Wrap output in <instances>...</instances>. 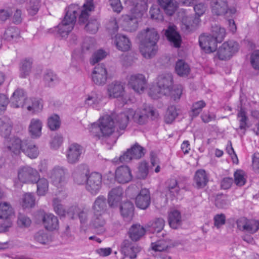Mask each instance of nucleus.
<instances>
[{
    "label": "nucleus",
    "mask_w": 259,
    "mask_h": 259,
    "mask_svg": "<svg viewBox=\"0 0 259 259\" xmlns=\"http://www.w3.org/2000/svg\"><path fill=\"white\" fill-rule=\"evenodd\" d=\"M146 8L145 5L137 4L132 10V16L137 19L142 18L146 12Z\"/></svg>",
    "instance_id": "49"
},
{
    "label": "nucleus",
    "mask_w": 259,
    "mask_h": 259,
    "mask_svg": "<svg viewBox=\"0 0 259 259\" xmlns=\"http://www.w3.org/2000/svg\"><path fill=\"white\" fill-rule=\"evenodd\" d=\"M167 189L172 195L175 196L179 193L180 188L178 186L177 181L175 179L168 180L167 182Z\"/></svg>",
    "instance_id": "57"
},
{
    "label": "nucleus",
    "mask_w": 259,
    "mask_h": 259,
    "mask_svg": "<svg viewBox=\"0 0 259 259\" xmlns=\"http://www.w3.org/2000/svg\"><path fill=\"white\" fill-rule=\"evenodd\" d=\"M12 129V122L10 119L6 116L0 118V135L5 139L9 138Z\"/></svg>",
    "instance_id": "31"
},
{
    "label": "nucleus",
    "mask_w": 259,
    "mask_h": 259,
    "mask_svg": "<svg viewBox=\"0 0 259 259\" xmlns=\"http://www.w3.org/2000/svg\"><path fill=\"white\" fill-rule=\"evenodd\" d=\"M199 42L200 47L206 53L213 52L217 50L218 41L211 34L201 35L199 37Z\"/></svg>",
    "instance_id": "13"
},
{
    "label": "nucleus",
    "mask_w": 259,
    "mask_h": 259,
    "mask_svg": "<svg viewBox=\"0 0 259 259\" xmlns=\"http://www.w3.org/2000/svg\"><path fill=\"white\" fill-rule=\"evenodd\" d=\"M237 228L243 232H247L250 234H254L259 229V222L253 220H248L246 218L242 217L236 221Z\"/></svg>",
    "instance_id": "11"
},
{
    "label": "nucleus",
    "mask_w": 259,
    "mask_h": 259,
    "mask_svg": "<svg viewBox=\"0 0 259 259\" xmlns=\"http://www.w3.org/2000/svg\"><path fill=\"white\" fill-rule=\"evenodd\" d=\"M42 224L45 228L50 231L57 229L59 223L57 218L51 213H46L42 218Z\"/></svg>",
    "instance_id": "30"
},
{
    "label": "nucleus",
    "mask_w": 259,
    "mask_h": 259,
    "mask_svg": "<svg viewBox=\"0 0 259 259\" xmlns=\"http://www.w3.org/2000/svg\"><path fill=\"white\" fill-rule=\"evenodd\" d=\"M227 198L226 195H218L215 200V206L219 208H223L228 205Z\"/></svg>",
    "instance_id": "61"
},
{
    "label": "nucleus",
    "mask_w": 259,
    "mask_h": 259,
    "mask_svg": "<svg viewBox=\"0 0 259 259\" xmlns=\"http://www.w3.org/2000/svg\"><path fill=\"white\" fill-rule=\"evenodd\" d=\"M242 100L240 99V110L237 114V118L239 122V128L241 130H245L247 127V120L248 117L246 112L242 107Z\"/></svg>",
    "instance_id": "46"
},
{
    "label": "nucleus",
    "mask_w": 259,
    "mask_h": 259,
    "mask_svg": "<svg viewBox=\"0 0 259 259\" xmlns=\"http://www.w3.org/2000/svg\"><path fill=\"white\" fill-rule=\"evenodd\" d=\"M164 225V220L162 218H158L149 222L145 225V227L147 231L152 233H161V236L163 237L165 234V231L163 230Z\"/></svg>",
    "instance_id": "18"
},
{
    "label": "nucleus",
    "mask_w": 259,
    "mask_h": 259,
    "mask_svg": "<svg viewBox=\"0 0 259 259\" xmlns=\"http://www.w3.org/2000/svg\"><path fill=\"white\" fill-rule=\"evenodd\" d=\"M157 2L164 12L169 16L173 15L178 7L175 0H157Z\"/></svg>",
    "instance_id": "33"
},
{
    "label": "nucleus",
    "mask_w": 259,
    "mask_h": 259,
    "mask_svg": "<svg viewBox=\"0 0 259 259\" xmlns=\"http://www.w3.org/2000/svg\"><path fill=\"white\" fill-rule=\"evenodd\" d=\"M159 114L156 110L151 107H146L139 111L135 112L134 111L133 115L132 116L134 121L140 124H145L149 118L151 120H155L157 118Z\"/></svg>",
    "instance_id": "5"
},
{
    "label": "nucleus",
    "mask_w": 259,
    "mask_h": 259,
    "mask_svg": "<svg viewBox=\"0 0 259 259\" xmlns=\"http://www.w3.org/2000/svg\"><path fill=\"white\" fill-rule=\"evenodd\" d=\"M24 142L22 143V141L18 137H14L9 139H6L5 142V151L13 153L15 155H18L21 150L22 151Z\"/></svg>",
    "instance_id": "14"
},
{
    "label": "nucleus",
    "mask_w": 259,
    "mask_h": 259,
    "mask_svg": "<svg viewBox=\"0 0 259 259\" xmlns=\"http://www.w3.org/2000/svg\"><path fill=\"white\" fill-rule=\"evenodd\" d=\"M32 63V61L29 59H25L22 61L20 73L21 77H26L29 74Z\"/></svg>",
    "instance_id": "53"
},
{
    "label": "nucleus",
    "mask_w": 259,
    "mask_h": 259,
    "mask_svg": "<svg viewBox=\"0 0 259 259\" xmlns=\"http://www.w3.org/2000/svg\"><path fill=\"white\" fill-rule=\"evenodd\" d=\"M250 63L254 69L259 70V50L254 51L250 58Z\"/></svg>",
    "instance_id": "64"
},
{
    "label": "nucleus",
    "mask_w": 259,
    "mask_h": 259,
    "mask_svg": "<svg viewBox=\"0 0 259 259\" xmlns=\"http://www.w3.org/2000/svg\"><path fill=\"white\" fill-rule=\"evenodd\" d=\"M92 5L88 6L86 4L83 5V9L76 4H71L66 9L65 15L61 23L59 24L56 31L62 37H66L73 28L77 16H79V23L84 24L89 18V12L91 11Z\"/></svg>",
    "instance_id": "1"
},
{
    "label": "nucleus",
    "mask_w": 259,
    "mask_h": 259,
    "mask_svg": "<svg viewBox=\"0 0 259 259\" xmlns=\"http://www.w3.org/2000/svg\"><path fill=\"white\" fill-rule=\"evenodd\" d=\"M134 206L130 201H126L120 206L121 214L124 218L131 219L133 215Z\"/></svg>",
    "instance_id": "44"
},
{
    "label": "nucleus",
    "mask_w": 259,
    "mask_h": 259,
    "mask_svg": "<svg viewBox=\"0 0 259 259\" xmlns=\"http://www.w3.org/2000/svg\"><path fill=\"white\" fill-rule=\"evenodd\" d=\"M33 237L36 242L42 245L49 244L52 241L51 236L44 230H40L35 233Z\"/></svg>",
    "instance_id": "37"
},
{
    "label": "nucleus",
    "mask_w": 259,
    "mask_h": 259,
    "mask_svg": "<svg viewBox=\"0 0 259 259\" xmlns=\"http://www.w3.org/2000/svg\"><path fill=\"white\" fill-rule=\"evenodd\" d=\"M49 127L52 131H54L59 128L60 125V121L59 116L54 114L49 118L48 121Z\"/></svg>",
    "instance_id": "55"
},
{
    "label": "nucleus",
    "mask_w": 259,
    "mask_h": 259,
    "mask_svg": "<svg viewBox=\"0 0 259 259\" xmlns=\"http://www.w3.org/2000/svg\"><path fill=\"white\" fill-rule=\"evenodd\" d=\"M211 35L218 42H221L226 35L225 29L216 23L211 25Z\"/></svg>",
    "instance_id": "40"
},
{
    "label": "nucleus",
    "mask_w": 259,
    "mask_h": 259,
    "mask_svg": "<svg viewBox=\"0 0 259 259\" xmlns=\"http://www.w3.org/2000/svg\"><path fill=\"white\" fill-rule=\"evenodd\" d=\"M147 229L146 227L136 224L133 225L129 229L128 233L130 238L134 241L140 240L145 234Z\"/></svg>",
    "instance_id": "28"
},
{
    "label": "nucleus",
    "mask_w": 259,
    "mask_h": 259,
    "mask_svg": "<svg viewBox=\"0 0 259 259\" xmlns=\"http://www.w3.org/2000/svg\"><path fill=\"white\" fill-rule=\"evenodd\" d=\"M150 17L152 19L157 21H162L163 20V16L160 12V9L157 6H153L149 11Z\"/></svg>",
    "instance_id": "54"
},
{
    "label": "nucleus",
    "mask_w": 259,
    "mask_h": 259,
    "mask_svg": "<svg viewBox=\"0 0 259 259\" xmlns=\"http://www.w3.org/2000/svg\"><path fill=\"white\" fill-rule=\"evenodd\" d=\"M141 43L157 44L159 35L157 31L153 28H147L142 31L139 34Z\"/></svg>",
    "instance_id": "16"
},
{
    "label": "nucleus",
    "mask_w": 259,
    "mask_h": 259,
    "mask_svg": "<svg viewBox=\"0 0 259 259\" xmlns=\"http://www.w3.org/2000/svg\"><path fill=\"white\" fill-rule=\"evenodd\" d=\"M168 223L173 229H177L181 224V216L178 210L171 211L168 214Z\"/></svg>",
    "instance_id": "42"
},
{
    "label": "nucleus",
    "mask_w": 259,
    "mask_h": 259,
    "mask_svg": "<svg viewBox=\"0 0 259 259\" xmlns=\"http://www.w3.org/2000/svg\"><path fill=\"white\" fill-rule=\"evenodd\" d=\"M229 10L227 0H217L211 4L212 12L217 16L224 15Z\"/></svg>",
    "instance_id": "29"
},
{
    "label": "nucleus",
    "mask_w": 259,
    "mask_h": 259,
    "mask_svg": "<svg viewBox=\"0 0 259 259\" xmlns=\"http://www.w3.org/2000/svg\"><path fill=\"white\" fill-rule=\"evenodd\" d=\"M165 34L171 45L175 48L180 47L182 42L181 37L177 31L176 26H169L166 30Z\"/></svg>",
    "instance_id": "20"
},
{
    "label": "nucleus",
    "mask_w": 259,
    "mask_h": 259,
    "mask_svg": "<svg viewBox=\"0 0 259 259\" xmlns=\"http://www.w3.org/2000/svg\"><path fill=\"white\" fill-rule=\"evenodd\" d=\"M114 44L117 49L121 51L129 50L131 47V42L129 39L125 35L117 34L115 35Z\"/></svg>",
    "instance_id": "35"
},
{
    "label": "nucleus",
    "mask_w": 259,
    "mask_h": 259,
    "mask_svg": "<svg viewBox=\"0 0 259 259\" xmlns=\"http://www.w3.org/2000/svg\"><path fill=\"white\" fill-rule=\"evenodd\" d=\"M91 225L98 234H102L106 231V221L101 213L94 214Z\"/></svg>",
    "instance_id": "26"
},
{
    "label": "nucleus",
    "mask_w": 259,
    "mask_h": 259,
    "mask_svg": "<svg viewBox=\"0 0 259 259\" xmlns=\"http://www.w3.org/2000/svg\"><path fill=\"white\" fill-rule=\"evenodd\" d=\"M107 72L103 64H98L96 66L92 73V80L97 85L105 84L107 78Z\"/></svg>",
    "instance_id": "15"
},
{
    "label": "nucleus",
    "mask_w": 259,
    "mask_h": 259,
    "mask_svg": "<svg viewBox=\"0 0 259 259\" xmlns=\"http://www.w3.org/2000/svg\"><path fill=\"white\" fill-rule=\"evenodd\" d=\"M31 220L25 214L19 213L18 215L17 224L20 228H27L30 226Z\"/></svg>",
    "instance_id": "56"
},
{
    "label": "nucleus",
    "mask_w": 259,
    "mask_h": 259,
    "mask_svg": "<svg viewBox=\"0 0 259 259\" xmlns=\"http://www.w3.org/2000/svg\"><path fill=\"white\" fill-rule=\"evenodd\" d=\"M124 26L128 31H135L138 26V19L132 16H127L124 19Z\"/></svg>",
    "instance_id": "47"
},
{
    "label": "nucleus",
    "mask_w": 259,
    "mask_h": 259,
    "mask_svg": "<svg viewBox=\"0 0 259 259\" xmlns=\"http://www.w3.org/2000/svg\"><path fill=\"white\" fill-rule=\"evenodd\" d=\"M37 184V193L39 196H44L48 191L49 182L45 178H39L36 182Z\"/></svg>",
    "instance_id": "48"
},
{
    "label": "nucleus",
    "mask_w": 259,
    "mask_h": 259,
    "mask_svg": "<svg viewBox=\"0 0 259 259\" xmlns=\"http://www.w3.org/2000/svg\"><path fill=\"white\" fill-rule=\"evenodd\" d=\"M99 24L95 19H91L85 26L87 31L92 33H95L97 32L99 28Z\"/></svg>",
    "instance_id": "60"
},
{
    "label": "nucleus",
    "mask_w": 259,
    "mask_h": 259,
    "mask_svg": "<svg viewBox=\"0 0 259 259\" xmlns=\"http://www.w3.org/2000/svg\"><path fill=\"white\" fill-rule=\"evenodd\" d=\"M114 131L113 118L109 115H105L100 118L98 123L92 124L90 132L98 138L101 136H109Z\"/></svg>",
    "instance_id": "3"
},
{
    "label": "nucleus",
    "mask_w": 259,
    "mask_h": 259,
    "mask_svg": "<svg viewBox=\"0 0 259 259\" xmlns=\"http://www.w3.org/2000/svg\"><path fill=\"white\" fill-rule=\"evenodd\" d=\"M147 80L143 74L131 75L128 78V85L135 92L141 94L146 88Z\"/></svg>",
    "instance_id": "6"
},
{
    "label": "nucleus",
    "mask_w": 259,
    "mask_h": 259,
    "mask_svg": "<svg viewBox=\"0 0 259 259\" xmlns=\"http://www.w3.org/2000/svg\"><path fill=\"white\" fill-rule=\"evenodd\" d=\"M148 174V164L145 161L142 162L138 167L137 177L140 179H145Z\"/></svg>",
    "instance_id": "59"
},
{
    "label": "nucleus",
    "mask_w": 259,
    "mask_h": 259,
    "mask_svg": "<svg viewBox=\"0 0 259 259\" xmlns=\"http://www.w3.org/2000/svg\"><path fill=\"white\" fill-rule=\"evenodd\" d=\"M28 111L35 113L40 111L42 108V104L40 101L36 99H28L25 101V108Z\"/></svg>",
    "instance_id": "38"
},
{
    "label": "nucleus",
    "mask_w": 259,
    "mask_h": 259,
    "mask_svg": "<svg viewBox=\"0 0 259 259\" xmlns=\"http://www.w3.org/2000/svg\"><path fill=\"white\" fill-rule=\"evenodd\" d=\"M134 110L132 109H128L125 112L117 114L115 117L119 128L121 130H124L127 126L129 119L133 115Z\"/></svg>",
    "instance_id": "27"
},
{
    "label": "nucleus",
    "mask_w": 259,
    "mask_h": 259,
    "mask_svg": "<svg viewBox=\"0 0 259 259\" xmlns=\"http://www.w3.org/2000/svg\"><path fill=\"white\" fill-rule=\"evenodd\" d=\"M129 150L134 159H140L144 155V148L137 143Z\"/></svg>",
    "instance_id": "51"
},
{
    "label": "nucleus",
    "mask_w": 259,
    "mask_h": 259,
    "mask_svg": "<svg viewBox=\"0 0 259 259\" xmlns=\"http://www.w3.org/2000/svg\"><path fill=\"white\" fill-rule=\"evenodd\" d=\"M173 77L170 73H164L157 77V85L151 87L149 95L153 99H157L162 96H168L173 89Z\"/></svg>",
    "instance_id": "2"
},
{
    "label": "nucleus",
    "mask_w": 259,
    "mask_h": 259,
    "mask_svg": "<svg viewBox=\"0 0 259 259\" xmlns=\"http://www.w3.org/2000/svg\"><path fill=\"white\" fill-rule=\"evenodd\" d=\"M50 178L55 186L61 188L66 184L69 178L68 170L63 167L56 166L50 171Z\"/></svg>",
    "instance_id": "4"
},
{
    "label": "nucleus",
    "mask_w": 259,
    "mask_h": 259,
    "mask_svg": "<svg viewBox=\"0 0 259 259\" xmlns=\"http://www.w3.org/2000/svg\"><path fill=\"white\" fill-rule=\"evenodd\" d=\"M82 147L77 143L71 144L66 151V158L68 163L74 164L77 163L82 153Z\"/></svg>",
    "instance_id": "12"
},
{
    "label": "nucleus",
    "mask_w": 259,
    "mask_h": 259,
    "mask_svg": "<svg viewBox=\"0 0 259 259\" xmlns=\"http://www.w3.org/2000/svg\"><path fill=\"white\" fill-rule=\"evenodd\" d=\"M14 215V211L11 204L6 202L0 203V219L8 220L7 223L2 225L1 228L4 232H7L12 226V222L10 218Z\"/></svg>",
    "instance_id": "10"
},
{
    "label": "nucleus",
    "mask_w": 259,
    "mask_h": 259,
    "mask_svg": "<svg viewBox=\"0 0 259 259\" xmlns=\"http://www.w3.org/2000/svg\"><path fill=\"white\" fill-rule=\"evenodd\" d=\"M107 207L106 199L103 196H98L95 200L93 209L94 214L102 213L105 211Z\"/></svg>",
    "instance_id": "41"
},
{
    "label": "nucleus",
    "mask_w": 259,
    "mask_h": 259,
    "mask_svg": "<svg viewBox=\"0 0 259 259\" xmlns=\"http://www.w3.org/2000/svg\"><path fill=\"white\" fill-rule=\"evenodd\" d=\"M102 185V176L101 174L94 172L91 174L88 177L86 189L92 195L97 194Z\"/></svg>",
    "instance_id": "9"
},
{
    "label": "nucleus",
    "mask_w": 259,
    "mask_h": 259,
    "mask_svg": "<svg viewBox=\"0 0 259 259\" xmlns=\"http://www.w3.org/2000/svg\"><path fill=\"white\" fill-rule=\"evenodd\" d=\"M122 252L125 255L129 256L131 259H134L137 256V253L139 252L141 248L138 246L133 245L131 241L125 240L121 245Z\"/></svg>",
    "instance_id": "24"
},
{
    "label": "nucleus",
    "mask_w": 259,
    "mask_h": 259,
    "mask_svg": "<svg viewBox=\"0 0 259 259\" xmlns=\"http://www.w3.org/2000/svg\"><path fill=\"white\" fill-rule=\"evenodd\" d=\"M157 240L154 243H151V247L153 250L157 251H162L166 250L170 244V241L167 238H164Z\"/></svg>",
    "instance_id": "45"
},
{
    "label": "nucleus",
    "mask_w": 259,
    "mask_h": 259,
    "mask_svg": "<svg viewBox=\"0 0 259 259\" xmlns=\"http://www.w3.org/2000/svg\"><path fill=\"white\" fill-rule=\"evenodd\" d=\"M108 93L110 98H115L122 97L124 93L123 86L118 82H112L108 85Z\"/></svg>",
    "instance_id": "34"
},
{
    "label": "nucleus",
    "mask_w": 259,
    "mask_h": 259,
    "mask_svg": "<svg viewBox=\"0 0 259 259\" xmlns=\"http://www.w3.org/2000/svg\"><path fill=\"white\" fill-rule=\"evenodd\" d=\"M175 71L179 76L185 77L189 74L191 69L187 63L183 60L180 59L176 62Z\"/></svg>",
    "instance_id": "36"
},
{
    "label": "nucleus",
    "mask_w": 259,
    "mask_h": 259,
    "mask_svg": "<svg viewBox=\"0 0 259 259\" xmlns=\"http://www.w3.org/2000/svg\"><path fill=\"white\" fill-rule=\"evenodd\" d=\"M25 98L23 90L18 89L14 93L11 98V106L14 108H25Z\"/></svg>",
    "instance_id": "22"
},
{
    "label": "nucleus",
    "mask_w": 259,
    "mask_h": 259,
    "mask_svg": "<svg viewBox=\"0 0 259 259\" xmlns=\"http://www.w3.org/2000/svg\"><path fill=\"white\" fill-rule=\"evenodd\" d=\"M151 202L150 192L148 189H142L135 199L136 206L139 208L145 209L148 207Z\"/></svg>",
    "instance_id": "19"
},
{
    "label": "nucleus",
    "mask_w": 259,
    "mask_h": 259,
    "mask_svg": "<svg viewBox=\"0 0 259 259\" xmlns=\"http://www.w3.org/2000/svg\"><path fill=\"white\" fill-rule=\"evenodd\" d=\"M89 173L88 166L85 164L78 165L73 173L75 183L78 185L84 184L87 181V176Z\"/></svg>",
    "instance_id": "17"
},
{
    "label": "nucleus",
    "mask_w": 259,
    "mask_h": 259,
    "mask_svg": "<svg viewBox=\"0 0 259 259\" xmlns=\"http://www.w3.org/2000/svg\"><path fill=\"white\" fill-rule=\"evenodd\" d=\"M176 108L174 106H169L165 115L164 119L167 123H171L178 116Z\"/></svg>",
    "instance_id": "50"
},
{
    "label": "nucleus",
    "mask_w": 259,
    "mask_h": 259,
    "mask_svg": "<svg viewBox=\"0 0 259 259\" xmlns=\"http://www.w3.org/2000/svg\"><path fill=\"white\" fill-rule=\"evenodd\" d=\"M239 49L238 44L233 40L225 42L219 48L217 55L220 60L230 59Z\"/></svg>",
    "instance_id": "7"
},
{
    "label": "nucleus",
    "mask_w": 259,
    "mask_h": 259,
    "mask_svg": "<svg viewBox=\"0 0 259 259\" xmlns=\"http://www.w3.org/2000/svg\"><path fill=\"white\" fill-rule=\"evenodd\" d=\"M123 190L120 187L112 189L108 193V202L110 206H112L119 203L122 198Z\"/></svg>",
    "instance_id": "23"
},
{
    "label": "nucleus",
    "mask_w": 259,
    "mask_h": 259,
    "mask_svg": "<svg viewBox=\"0 0 259 259\" xmlns=\"http://www.w3.org/2000/svg\"><path fill=\"white\" fill-rule=\"evenodd\" d=\"M132 179L131 171L127 166L118 167L115 171V180L119 183L125 184Z\"/></svg>",
    "instance_id": "21"
},
{
    "label": "nucleus",
    "mask_w": 259,
    "mask_h": 259,
    "mask_svg": "<svg viewBox=\"0 0 259 259\" xmlns=\"http://www.w3.org/2000/svg\"><path fill=\"white\" fill-rule=\"evenodd\" d=\"M53 205L55 212L60 215L65 214V209L61 204L60 201L58 198H54L53 200Z\"/></svg>",
    "instance_id": "63"
},
{
    "label": "nucleus",
    "mask_w": 259,
    "mask_h": 259,
    "mask_svg": "<svg viewBox=\"0 0 259 259\" xmlns=\"http://www.w3.org/2000/svg\"><path fill=\"white\" fill-rule=\"evenodd\" d=\"M40 7V0H29L27 6L28 13L32 16L38 12Z\"/></svg>",
    "instance_id": "52"
},
{
    "label": "nucleus",
    "mask_w": 259,
    "mask_h": 259,
    "mask_svg": "<svg viewBox=\"0 0 259 259\" xmlns=\"http://www.w3.org/2000/svg\"><path fill=\"white\" fill-rule=\"evenodd\" d=\"M194 181L197 188L205 187L208 181L205 171L202 169L197 170L195 173Z\"/></svg>",
    "instance_id": "39"
},
{
    "label": "nucleus",
    "mask_w": 259,
    "mask_h": 259,
    "mask_svg": "<svg viewBox=\"0 0 259 259\" xmlns=\"http://www.w3.org/2000/svg\"><path fill=\"white\" fill-rule=\"evenodd\" d=\"M22 147V151L30 158H35L38 155L39 151L35 145L25 142Z\"/></svg>",
    "instance_id": "43"
},
{
    "label": "nucleus",
    "mask_w": 259,
    "mask_h": 259,
    "mask_svg": "<svg viewBox=\"0 0 259 259\" xmlns=\"http://www.w3.org/2000/svg\"><path fill=\"white\" fill-rule=\"evenodd\" d=\"M18 177L23 183H35L39 178V175L36 169L26 166L19 169Z\"/></svg>",
    "instance_id": "8"
},
{
    "label": "nucleus",
    "mask_w": 259,
    "mask_h": 259,
    "mask_svg": "<svg viewBox=\"0 0 259 259\" xmlns=\"http://www.w3.org/2000/svg\"><path fill=\"white\" fill-rule=\"evenodd\" d=\"M22 206L24 207H32L35 204L34 196L30 193H26L23 197Z\"/></svg>",
    "instance_id": "58"
},
{
    "label": "nucleus",
    "mask_w": 259,
    "mask_h": 259,
    "mask_svg": "<svg viewBox=\"0 0 259 259\" xmlns=\"http://www.w3.org/2000/svg\"><path fill=\"white\" fill-rule=\"evenodd\" d=\"M42 126V121L37 118H33L30 120L28 126V133L33 139L39 138L41 135Z\"/></svg>",
    "instance_id": "25"
},
{
    "label": "nucleus",
    "mask_w": 259,
    "mask_h": 259,
    "mask_svg": "<svg viewBox=\"0 0 259 259\" xmlns=\"http://www.w3.org/2000/svg\"><path fill=\"white\" fill-rule=\"evenodd\" d=\"M234 182L239 186H243L245 183L244 178V172L241 170H237L234 173Z\"/></svg>",
    "instance_id": "62"
},
{
    "label": "nucleus",
    "mask_w": 259,
    "mask_h": 259,
    "mask_svg": "<svg viewBox=\"0 0 259 259\" xmlns=\"http://www.w3.org/2000/svg\"><path fill=\"white\" fill-rule=\"evenodd\" d=\"M140 49L142 55L145 58L150 59L155 55L158 47L156 44H153L152 43L145 44V43H141Z\"/></svg>",
    "instance_id": "32"
}]
</instances>
